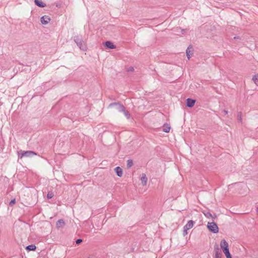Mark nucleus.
Wrapping results in <instances>:
<instances>
[{
  "label": "nucleus",
  "mask_w": 258,
  "mask_h": 258,
  "mask_svg": "<svg viewBox=\"0 0 258 258\" xmlns=\"http://www.w3.org/2000/svg\"><path fill=\"white\" fill-rule=\"evenodd\" d=\"M74 41L81 50L83 51L87 50V47L86 42L81 38H80L79 36H75L74 37Z\"/></svg>",
  "instance_id": "1"
},
{
  "label": "nucleus",
  "mask_w": 258,
  "mask_h": 258,
  "mask_svg": "<svg viewBox=\"0 0 258 258\" xmlns=\"http://www.w3.org/2000/svg\"><path fill=\"white\" fill-rule=\"evenodd\" d=\"M18 153L19 157L20 158H22L23 157H31L37 155L36 153L32 151H24L20 150Z\"/></svg>",
  "instance_id": "2"
},
{
  "label": "nucleus",
  "mask_w": 258,
  "mask_h": 258,
  "mask_svg": "<svg viewBox=\"0 0 258 258\" xmlns=\"http://www.w3.org/2000/svg\"><path fill=\"white\" fill-rule=\"evenodd\" d=\"M208 229L214 233H217L219 231V228L215 222H208L207 225Z\"/></svg>",
  "instance_id": "3"
},
{
  "label": "nucleus",
  "mask_w": 258,
  "mask_h": 258,
  "mask_svg": "<svg viewBox=\"0 0 258 258\" xmlns=\"http://www.w3.org/2000/svg\"><path fill=\"white\" fill-rule=\"evenodd\" d=\"M113 106H115L116 109L119 112L124 111V109H125L123 105L116 102L110 103L109 105V107H111Z\"/></svg>",
  "instance_id": "4"
},
{
  "label": "nucleus",
  "mask_w": 258,
  "mask_h": 258,
  "mask_svg": "<svg viewBox=\"0 0 258 258\" xmlns=\"http://www.w3.org/2000/svg\"><path fill=\"white\" fill-rule=\"evenodd\" d=\"M220 247L222 249L223 252L229 250V245L225 239H222L220 244Z\"/></svg>",
  "instance_id": "5"
},
{
  "label": "nucleus",
  "mask_w": 258,
  "mask_h": 258,
  "mask_svg": "<svg viewBox=\"0 0 258 258\" xmlns=\"http://www.w3.org/2000/svg\"><path fill=\"white\" fill-rule=\"evenodd\" d=\"M215 258H221L222 254L220 251L218 245L215 244L214 246Z\"/></svg>",
  "instance_id": "6"
},
{
  "label": "nucleus",
  "mask_w": 258,
  "mask_h": 258,
  "mask_svg": "<svg viewBox=\"0 0 258 258\" xmlns=\"http://www.w3.org/2000/svg\"><path fill=\"white\" fill-rule=\"evenodd\" d=\"M41 22L42 24L46 25L50 21V18L47 16H43L40 19Z\"/></svg>",
  "instance_id": "7"
},
{
  "label": "nucleus",
  "mask_w": 258,
  "mask_h": 258,
  "mask_svg": "<svg viewBox=\"0 0 258 258\" xmlns=\"http://www.w3.org/2000/svg\"><path fill=\"white\" fill-rule=\"evenodd\" d=\"M194 222L192 220H189L187 222L186 224L183 227V229L185 230H188L191 229L194 226Z\"/></svg>",
  "instance_id": "8"
},
{
  "label": "nucleus",
  "mask_w": 258,
  "mask_h": 258,
  "mask_svg": "<svg viewBox=\"0 0 258 258\" xmlns=\"http://www.w3.org/2000/svg\"><path fill=\"white\" fill-rule=\"evenodd\" d=\"M196 101L194 99L188 98L186 99V106L188 107H192L195 105Z\"/></svg>",
  "instance_id": "9"
},
{
  "label": "nucleus",
  "mask_w": 258,
  "mask_h": 258,
  "mask_svg": "<svg viewBox=\"0 0 258 258\" xmlns=\"http://www.w3.org/2000/svg\"><path fill=\"white\" fill-rule=\"evenodd\" d=\"M141 180L143 185H146L147 184L148 178L145 173L142 174Z\"/></svg>",
  "instance_id": "10"
},
{
  "label": "nucleus",
  "mask_w": 258,
  "mask_h": 258,
  "mask_svg": "<svg viewBox=\"0 0 258 258\" xmlns=\"http://www.w3.org/2000/svg\"><path fill=\"white\" fill-rule=\"evenodd\" d=\"M65 225V222L62 219H59L56 223V226L57 228L63 227Z\"/></svg>",
  "instance_id": "11"
},
{
  "label": "nucleus",
  "mask_w": 258,
  "mask_h": 258,
  "mask_svg": "<svg viewBox=\"0 0 258 258\" xmlns=\"http://www.w3.org/2000/svg\"><path fill=\"white\" fill-rule=\"evenodd\" d=\"M105 46L109 49H114L115 46L110 41H107L105 43Z\"/></svg>",
  "instance_id": "12"
},
{
  "label": "nucleus",
  "mask_w": 258,
  "mask_h": 258,
  "mask_svg": "<svg viewBox=\"0 0 258 258\" xmlns=\"http://www.w3.org/2000/svg\"><path fill=\"white\" fill-rule=\"evenodd\" d=\"M115 171L117 174V175L119 177H121L122 175V169L120 167H116L114 169Z\"/></svg>",
  "instance_id": "13"
},
{
  "label": "nucleus",
  "mask_w": 258,
  "mask_h": 258,
  "mask_svg": "<svg viewBox=\"0 0 258 258\" xmlns=\"http://www.w3.org/2000/svg\"><path fill=\"white\" fill-rule=\"evenodd\" d=\"M186 56L188 59H189L190 57V55L192 54V47H188L186 51Z\"/></svg>",
  "instance_id": "14"
},
{
  "label": "nucleus",
  "mask_w": 258,
  "mask_h": 258,
  "mask_svg": "<svg viewBox=\"0 0 258 258\" xmlns=\"http://www.w3.org/2000/svg\"><path fill=\"white\" fill-rule=\"evenodd\" d=\"M35 4L38 7L40 8H44L45 6V4H44L40 0H35L34 1Z\"/></svg>",
  "instance_id": "15"
},
{
  "label": "nucleus",
  "mask_w": 258,
  "mask_h": 258,
  "mask_svg": "<svg viewBox=\"0 0 258 258\" xmlns=\"http://www.w3.org/2000/svg\"><path fill=\"white\" fill-rule=\"evenodd\" d=\"M170 126L168 124H164L163 125V131L165 133H169L170 132Z\"/></svg>",
  "instance_id": "16"
},
{
  "label": "nucleus",
  "mask_w": 258,
  "mask_h": 258,
  "mask_svg": "<svg viewBox=\"0 0 258 258\" xmlns=\"http://www.w3.org/2000/svg\"><path fill=\"white\" fill-rule=\"evenodd\" d=\"M36 249V246L33 244H31L26 247V249L28 250H34Z\"/></svg>",
  "instance_id": "17"
},
{
  "label": "nucleus",
  "mask_w": 258,
  "mask_h": 258,
  "mask_svg": "<svg viewBox=\"0 0 258 258\" xmlns=\"http://www.w3.org/2000/svg\"><path fill=\"white\" fill-rule=\"evenodd\" d=\"M252 80L254 83L258 86V75H254L252 78Z\"/></svg>",
  "instance_id": "18"
},
{
  "label": "nucleus",
  "mask_w": 258,
  "mask_h": 258,
  "mask_svg": "<svg viewBox=\"0 0 258 258\" xmlns=\"http://www.w3.org/2000/svg\"><path fill=\"white\" fill-rule=\"evenodd\" d=\"M133 165V162L132 160H128L127 161V167L128 168L131 167Z\"/></svg>",
  "instance_id": "19"
},
{
  "label": "nucleus",
  "mask_w": 258,
  "mask_h": 258,
  "mask_svg": "<svg viewBox=\"0 0 258 258\" xmlns=\"http://www.w3.org/2000/svg\"><path fill=\"white\" fill-rule=\"evenodd\" d=\"M204 214L205 216L208 218H214V217L210 212L204 213Z\"/></svg>",
  "instance_id": "20"
},
{
  "label": "nucleus",
  "mask_w": 258,
  "mask_h": 258,
  "mask_svg": "<svg viewBox=\"0 0 258 258\" xmlns=\"http://www.w3.org/2000/svg\"><path fill=\"white\" fill-rule=\"evenodd\" d=\"M224 253L225 254L226 258H232L231 255L230 254L229 250L225 251Z\"/></svg>",
  "instance_id": "21"
},
{
  "label": "nucleus",
  "mask_w": 258,
  "mask_h": 258,
  "mask_svg": "<svg viewBox=\"0 0 258 258\" xmlns=\"http://www.w3.org/2000/svg\"><path fill=\"white\" fill-rule=\"evenodd\" d=\"M123 112L124 113V114L125 116L127 119L130 118V113L128 111H125V109H124V111H123Z\"/></svg>",
  "instance_id": "22"
},
{
  "label": "nucleus",
  "mask_w": 258,
  "mask_h": 258,
  "mask_svg": "<svg viewBox=\"0 0 258 258\" xmlns=\"http://www.w3.org/2000/svg\"><path fill=\"white\" fill-rule=\"evenodd\" d=\"M237 117H238V119L239 120V121L240 122H241V121H242V113L241 112H239L238 113Z\"/></svg>",
  "instance_id": "23"
},
{
  "label": "nucleus",
  "mask_w": 258,
  "mask_h": 258,
  "mask_svg": "<svg viewBox=\"0 0 258 258\" xmlns=\"http://www.w3.org/2000/svg\"><path fill=\"white\" fill-rule=\"evenodd\" d=\"M53 197V194L52 192H48L47 197L48 199H50Z\"/></svg>",
  "instance_id": "24"
},
{
  "label": "nucleus",
  "mask_w": 258,
  "mask_h": 258,
  "mask_svg": "<svg viewBox=\"0 0 258 258\" xmlns=\"http://www.w3.org/2000/svg\"><path fill=\"white\" fill-rule=\"evenodd\" d=\"M16 203V200L14 199L13 200H12L10 202V205L12 206L14 205Z\"/></svg>",
  "instance_id": "25"
},
{
  "label": "nucleus",
  "mask_w": 258,
  "mask_h": 258,
  "mask_svg": "<svg viewBox=\"0 0 258 258\" xmlns=\"http://www.w3.org/2000/svg\"><path fill=\"white\" fill-rule=\"evenodd\" d=\"M82 242V239H78L76 241V244H80Z\"/></svg>",
  "instance_id": "26"
},
{
  "label": "nucleus",
  "mask_w": 258,
  "mask_h": 258,
  "mask_svg": "<svg viewBox=\"0 0 258 258\" xmlns=\"http://www.w3.org/2000/svg\"><path fill=\"white\" fill-rule=\"evenodd\" d=\"M134 68H133V67H131L128 68L127 69V71H128V72H132V71H134Z\"/></svg>",
  "instance_id": "27"
},
{
  "label": "nucleus",
  "mask_w": 258,
  "mask_h": 258,
  "mask_svg": "<svg viewBox=\"0 0 258 258\" xmlns=\"http://www.w3.org/2000/svg\"><path fill=\"white\" fill-rule=\"evenodd\" d=\"M187 230H185V229H183V234L184 236L186 235L187 234Z\"/></svg>",
  "instance_id": "28"
},
{
  "label": "nucleus",
  "mask_w": 258,
  "mask_h": 258,
  "mask_svg": "<svg viewBox=\"0 0 258 258\" xmlns=\"http://www.w3.org/2000/svg\"><path fill=\"white\" fill-rule=\"evenodd\" d=\"M224 112L225 114H227L228 113V111L226 110H224Z\"/></svg>",
  "instance_id": "29"
},
{
  "label": "nucleus",
  "mask_w": 258,
  "mask_h": 258,
  "mask_svg": "<svg viewBox=\"0 0 258 258\" xmlns=\"http://www.w3.org/2000/svg\"><path fill=\"white\" fill-rule=\"evenodd\" d=\"M181 32H182V34H184L185 30H181Z\"/></svg>",
  "instance_id": "30"
},
{
  "label": "nucleus",
  "mask_w": 258,
  "mask_h": 258,
  "mask_svg": "<svg viewBox=\"0 0 258 258\" xmlns=\"http://www.w3.org/2000/svg\"><path fill=\"white\" fill-rule=\"evenodd\" d=\"M239 38L238 37H234V39H239Z\"/></svg>",
  "instance_id": "31"
}]
</instances>
